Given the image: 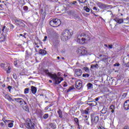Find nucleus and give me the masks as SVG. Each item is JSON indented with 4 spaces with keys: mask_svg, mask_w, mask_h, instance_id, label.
<instances>
[{
    "mask_svg": "<svg viewBox=\"0 0 129 129\" xmlns=\"http://www.w3.org/2000/svg\"><path fill=\"white\" fill-rule=\"evenodd\" d=\"M44 72L46 75H48V76L50 77V78L53 80V82H54V84H60V83H61V82H62V81L64 80L63 78L61 77H58V76H57V74H51L50 72H49L48 70H44Z\"/></svg>",
    "mask_w": 129,
    "mask_h": 129,
    "instance_id": "1",
    "label": "nucleus"
},
{
    "mask_svg": "<svg viewBox=\"0 0 129 129\" xmlns=\"http://www.w3.org/2000/svg\"><path fill=\"white\" fill-rule=\"evenodd\" d=\"M90 40V37L89 36V33H82L80 35H79L76 39L77 42L79 44H83L85 42H87Z\"/></svg>",
    "mask_w": 129,
    "mask_h": 129,
    "instance_id": "2",
    "label": "nucleus"
},
{
    "mask_svg": "<svg viewBox=\"0 0 129 129\" xmlns=\"http://www.w3.org/2000/svg\"><path fill=\"white\" fill-rule=\"evenodd\" d=\"M73 35V33L70 32L69 30L67 29L64 30L61 35V39L62 41H67L69 38Z\"/></svg>",
    "mask_w": 129,
    "mask_h": 129,
    "instance_id": "3",
    "label": "nucleus"
},
{
    "mask_svg": "<svg viewBox=\"0 0 129 129\" xmlns=\"http://www.w3.org/2000/svg\"><path fill=\"white\" fill-rule=\"evenodd\" d=\"M35 123L36 122L34 119H30V118L26 120V127L29 129H35Z\"/></svg>",
    "mask_w": 129,
    "mask_h": 129,
    "instance_id": "4",
    "label": "nucleus"
},
{
    "mask_svg": "<svg viewBox=\"0 0 129 129\" xmlns=\"http://www.w3.org/2000/svg\"><path fill=\"white\" fill-rule=\"evenodd\" d=\"M98 120H99V117L96 115L95 113H92L91 114V121L92 125L97 124Z\"/></svg>",
    "mask_w": 129,
    "mask_h": 129,
    "instance_id": "5",
    "label": "nucleus"
},
{
    "mask_svg": "<svg viewBox=\"0 0 129 129\" xmlns=\"http://www.w3.org/2000/svg\"><path fill=\"white\" fill-rule=\"evenodd\" d=\"M49 24L51 27H59L61 25V20L58 19H54L51 20Z\"/></svg>",
    "mask_w": 129,
    "mask_h": 129,
    "instance_id": "6",
    "label": "nucleus"
},
{
    "mask_svg": "<svg viewBox=\"0 0 129 129\" xmlns=\"http://www.w3.org/2000/svg\"><path fill=\"white\" fill-rule=\"evenodd\" d=\"M19 103L22 105V108L26 111H29V106L27 105V102L24 100V99H22L20 100Z\"/></svg>",
    "mask_w": 129,
    "mask_h": 129,
    "instance_id": "7",
    "label": "nucleus"
},
{
    "mask_svg": "<svg viewBox=\"0 0 129 129\" xmlns=\"http://www.w3.org/2000/svg\"><path fill=\"white\" fill-rule=\"evenodd\" d=\"M78 53L81 56H83L87 54V49L84 46H81L78 49Z\"/></svg>",
    "mask_w": 129,
    "mask_h": 129,
    "instance_id": "8",
    "label": "nucleus"
},
{
    "mask_svg": "<svg viewBox=\"0 0 129 129\" xmlns=\"http://www.w3.org/2000/svg\"><path fill=\"white\" fill-rule=\"evenodd\" d=\"M15 21L17 26H19V27H22V28H25L26 25L22 21V20L19 19H16Z\"/></svg>",
    "mask_w": 129,
    "mask_h": 129,
    "instance_id": "9",
    "label": "nucleus"
},
{
    "mask_svg": "<svg viewBox=\"0 0 129 129\" xmlns=\"http://www.w3.org/2000/svg\"><path fill=\"white\" fill-rule=\"evenodd\" d=\"M97 5L98 7H99L100 9H102V10H105V9H107V8H108V5L101 3L100 2L98 3Z\"/></svg>",
    "mask_w": 129,
    "mask_h": 129,
    "instance_id": "10",
    "label": "nucleus"
},
{
    "mask_svg": "<svg viewBox=\"0 0 129 129\" xmlns=\"http://www.w3.org/2000/svg\"><path fill=\"white\" fill-rule=\"evenodd\" d=\"M76 87L77 89H81L82 88V82L81 81H77L76 82Z\"/></svg>",
    "mask_w": 129,
    "mask_h": 129,
    "instance_id": "11",
    "label": "nucleus"
},
{
    "mask_svg": "<svg viewBox=\"0 0 129 129\" xmlns=\"http://www.w3.org/2000/svg\"><path fill=\"white\" fill-rule=\"evenodd\" d=\"M75 74L76 76H81L82 75V71L80 69H76L75 71Z\"/></svg>",
    "mask_w": 129,
    "mask_h": 129,
    "instance_id": "12",
    "label": "nucleus"
},
{
    "mask_svg": "<svg viewBox=\"0 0 129 129\" xmlns=\"http://www.w3.org/2000/svg\"><path fill=\"white\" fill-rule=\"evenodd\" d=\"M129 63V58H127L126 57H124L123 59V66H125L126 67H127V64Z\"/></svg>",
    "mask_w": 129,
    "mask_h": 129,
    "instance_id": "13",
    "label": "nucleus"
},
{
    "mask_svg": "<svg viewBox=\"0 0 129 129\" xmlns=\"http://www.w3.org/2000/svg\"><path fill=\"white\" fill-rule=\"evenodd\" d=\"M123 107L125 110H128V109H129V100H127L124 102Z\"/></svg>",
    "mask_w": 129,
    "mask_h": 129,
    "instance_id": "14",
    "label": "nucleus"
},
{
    "mask_svg": "<svg viewBox=\"0 0 129 129\" xmlns=\"http://www.w3.org/2000/svg\"><path fill=\"white\" fill-rule=\"evenodd\" d=\"M51 37L53 39H58L59 38V34L56 33L55 31H53L51 34Z\"/></svg>",
    "mask_w": 129,
    "mask_h": 129,
    "instance_id": "15",
    "label": "nucleus"
},
{
    "mask_svg": "<svg viewBox=\"0 0 129 129\" xmlns=\"http://www.w3.org/2000/svg\"><path fill=\"white\" fill-rule=\"evenodd\" d=\"M4 94V96L5 97V98H6L7 99H8L9 101H14V100L12 98V97H11V96H10V95L8 94Z\"/></svg>",
    "mask_w": 129,
    "mask_h": 129,
    "instance_id": "16",
    "label": "nucleus"
},
{
    "mask_svg": "<svg viewBox=\"0 0 129 129\" xmlns=\"http://www.w3.org/2000/svg\"><path fill=\"white\" fill-rule=\"evenodd\" d=\"M114 21L118 23V24H122L123 23V19H119L118 18H116L114 19Z\"/></svg>",
    "mask_w": 129,
    "mask_h": 129,
    "instance_id": "17",
    "label": "nucleus"
},
{
    "mask_svg": "<svg viewBox=\"0 0 129 129\" xmlns=\"http://www.w3.org/2000/svg\"><path fill=\"white\" fill-rule=\"evenodd\" d=\"M31 92L33 94H36L37 93V88L36 87H34L33 86H31Z\"/></svg>",
    "mask_w": 129,
    "mask_h": 129,
    "instance_id": "18",
    "label": "nucleus"
},
{
    "mask_svg": "<svg viewBox=\"0 0 129 129\" xmlns=\"http://www.w3.org/2000/svg\"><path fill=\"white\" fill-rule=\"evenodd\" d=\"M9 29L8 27H6V26H3V29L2 30V32L4 33H8L9 31Z\"/></svg>",
    "mask_w": 129,
    "mask_h": 129,
    "instance_id": "19",
    "label": "nucleus"
},
{
    "mask_svg": "<svg viewBox=\"0 0 129 129\" xmlns=\"http://www.w3.org/2000/svg\"><path fill=\"white\" fill-rule=\"evenodd\" d=\"M98 127H104V121L99 122L98 124Z\"/></svg>",
    "mask_w": 129,
    "mask_h": 129,
    "instance_id": "20",
    "label": "nucleus"
},
{
    "mask_svg": "<svg viewBox=\"0 0 129 129\" xmlns=\"http://www.w3.org/2000/svg\"><path fill=\"white\" fill-rule=\"evenodd\" d=\"M39 54H40V55H46V54H47V51L44 49H40L39 51Z\"/></svg>",
    "mask_w": 129,
    "mask_h": 129,
    "instance_id": "21",
    "label": "nucleus"
},
{
    "mask_svg": "<svg viewBox=\"0 0 129 129\" xmlns=\"http://www.w3.org/2000/svg\"><path fill=\"white\" fill-rule=\"evenodd\" d=\"M99 68V66H98V63H96V64H92L91 66V69H94V68H96L97 69Z\"/></svg>",
    "mask_w": 129,
    "mask_h": 129,
    "instance_id": "22",
    "label": "nucleus"
},
{
    "mask_svg": "<svg viewBox=\"0 0 129 129\" xmlns=\"http://www.w3.org/2000/svg\"><path fill=\"white\" fill-rule=\"evenodd\" d=\"M11 67L9 66L8 67V68H5V70H6V71H7V73H8V74H10V73H11Z\"/></svg>",
    "mask_w": 129,
    "mask_h": 129,
    "instance_id": "23",
    "label": "nucleus"
},
{
    "mask_svg": "<svg viewBox=\"0 0 129 129\" xmlns=\"http://www.w3.org/2000/svg\"><path fill=\"white\" fill-rule=\"evenodd\" d=\"M101 113H102V114H105V113L107 112V108L105 107L103 108V109L101 111Z\"/></svg>",
    "mask_w": 129,
    "mask_h": 129,
    "instance_id": "24",
    "label": "nucleus"
},
{
    "mask_svg": "<svg viewBox=\"0 0 129 129\" xmlns=\"http://www.w3.org/2000/svg\"><path fill=\"white\" fill-rule=\"evenodd\" d=\"M57 113L59 115V117H60V118H62V117H63V115L62 114V111H61V110H58V111H57Z\"/></svg>",
    "mask_w": 129,
    "mask_h": 129,
    "instance_id": "25",
    "label": "nucleus"
},
{
    "mask_svg": "<svg viewBox=\"0 0 129 129\" xmlns=\"http://www.w3.org/2000/svg\"><path fill=\"white\" fill-rule=\"evenodd\" d=\"M6 4H0V9L1 10H5V8H6Z\"/></svg>",
    "mask_w": 129,
    "mask_h": 129,
    "instance_id": "26",
    "label": "nucleus"
},
{
    "mask_svg": "<svg viewBox=\"0 0 129 129\" xmlns=\"http://www.w3.org/2000/svg\"><path fill=\"white\" fill-rule=\"evenodd\" d=\"M83 69H84V70L85 71H86V72L87 73H90V71L89 70V69L88 68H87V67H84V68H83Z\"/></svg>",
    "mask_w": 129,
    "mask_h": 129,
    "instance_id": "27",
    "label": "nucleus"
},
{
    "mask_svg": "<svg viewBox=\"0 0 129 129\" xmlns=\"http://www.w3.org/2000/svg\"><path fill=\"white\" fill-rule=\"evenodd\" d=\"M110 109H112V110L111 111V112H112V113H113L114 112V105H111L110 106Z\"/></svg>",
    "mask_w": 129,
    "mask_h": 129,
    "instance_id": "28",
    "label": "nucleus"
},
{
    "mask_svg": "<svg viewBox=\"0 0 129 129\" xmlns=\"http://www.w3.org/2000/svg\"><path fill=\"white\" fill-rule=\"evenodd\" d=\"M49 126H50V127H51V128H53V129L56 128V125L52 123H51L49 124Z\"/></svg>",
    "mask_w": 129,
    "mask_h": 129,
    "instance_id": "29",
    "label": "nucleus"
},
{
    "mask_svg": "<svg viewBox=\"0 0 129 129\" xmlns=\"http://www.w3.org/2000/svg\"><path fill=\"white\" fill-rule=\"evenodd\" d=\"M89 109L87 108L85 110L83 111L84 114H89V112H88Z\"/></svg>",
    "mask_w": 129,
    "mask_h": 129,
    "instance_id": "30",
    "label": "nucleus"
},
{
    "mask_svg": "<svg viewBox=\"0 0 129 129\" xmlns=\"http://www.w3.org/2000/svg\"><path fill=\"white\" fill-rule=\"evenodd\" d=\"M76 124H79V120L78 119V118H75L74 119Z\"/></svg>",
    "mask_w": 129,
    "mask_h": 129,
    "instance_id": "31",
    "label": "nucleus"
},
{
    "mask_svg": "<svg viewBox=\"0 0 129 129\" xmlns=\"http://www.w3.org/2000/svg\"><path fill=\"white\" fill-rule=\"evenodd\" d=\"M84 10L86 11V12H87V13H89L90 12V9H89V8H88L87 7H85Z\"/></svg>",
    "mask_w": 129,
    "mask_h": 129,
    "instance_id": "32",
    "label": "nucleus"
},
{
    "mask_svg": "<svg viewBox=\"0 0 129 129\" xmlns=\"http://www.w3.org/2000/svg\"><path fill=\"white\" fill-rule=\"evenodd\" d=\"M49 117V114H45L43 115V118L44 119H47Z\"/></svg>",
    "mask_w": 129,
    "mask_h": 129,
    "instance_id": "33",
    "label": "nucleus"
},
{
    "mask_svg": "<svg viewBox=\"0 0 129 129\" xmlns=\"http://www.w3.org/2000/svg\"><path fill=\"white\" fill-rule=\"evenodd\" d=\"M107 59V56L106 55H103V58H102V61L104 62H105V60Z\"/></svg>",
    "mask_w": 129,
    "mask_h": 129,
    "instance_id": "34",
    "label": "nucleus"
},
{
    "mask_svg": "<svg viewBox=\"0 0 129 129\" xmlns=\"http://www.w3.org/2000/svg\"><path fill=\"white\" fill-rule=\"evenodd\" d=\"M25 94H27V93H29V88H26L24 90Z\"/></svg>",
    "mask_w": 129,
    "mask_h": 129,
    "instance_id": "35",
    "label": "nucleus"
},
{
    "mask_svg": "<svg viewBox=\"0 0 129 129\" xmlns=\"http://www.w3.org/2000/svg\"><path fill=\"white\" fill-rule=\"evenodd\" d=\"M13 77L14 79H15V80L18 79V76H17V74H13Z\"/></svg>",
    "mask_w": 129,
    "mask_h": 129,
    "instance_id": "36",
    "label": "nucleus"
},
{
    "mask_svg": "<svg viewBox=\"0 0 129 129\" xmlns=\"http://www.w3.org/2000/svg\"><path fill=\"white\" fill-rule=\"evenodd\" d=\"M8 126H9V127H13V126H14V123H9V124H8Z\"/></svg>",
    "mask_w": 129,
    "mask_h": 129,
    "instance_id": "37",
    "label": "nucleus"
},
{
    "mask_svg": "<svg viewBox=\"0 0 129 129\" xmlns=\"http://www.w3.org/2000/svg\"><path fill=\"white\" fill-rule=\"evenodd\" d=\"M15 28V26H14V25L13 24H10V30H11L12 31H13V30H14V28Z\"/></svg>",
    "mask_w": 129,
    "mask_h": 129,
    "instance_id": "38",
    "label": "nucleus"
},
{
    "mask_svg": "<svg viewBox=\"0 0 129 129\" xmlns=\"http://www.w3.org/2000/svg\"><path fill=\"white\" fill-rule=\"evenodd\" d=\"M15 61H14V65L15 66H17L18 65V59L15 58Z\"/></svg>",
    "mask_w": 129,
    "mask_h": 129,
    "instance_id": "39",
    "label": "nucleus"
},
{
    "mask_svg": "<svg viewBox=\"0 0 129 129\" xmlns=\"http://www.w3.org/2000/svg\"><path fill=\"white\" fill-rule=\"evenodd\" d=\"M23 10H24V11H25V12H27V11H28V10H29V8L27 6H24L23 7Z\"/></svg>",
    "mask_w": 129,
    "mask_h": 129,
    "instance_id": "40",
    "label": "nucleus"
},
{
    "mask_svg": "<svg viewBox=\"0 0 129 129\" xmlns=\"http://www.w3.org/2000/svg\"><path fill=\"white\" fill-rule=\"evenodd\" d=\"M89 76V74H83V77H88Z\"/></svg>",
    "mask_w": 129,
    "mask_h": 129,
    "instance_id": "41",
    "label": "nucleus"
},
{
    "mask_svg": "<svg viewBox=\"0 0 129 129\" xmlns=\"http://www.w3.org/2000/svg\"><path fill=\"white\" fill-rule=\"evenodd\" d=\"M92 104H93V106H95V105L97 104V102H96L95 101H93Z\"/></svg>",
    "mask_w": 129,
    "mask_h": 129,
    "instance_id": "42",
    "label": "nucleus"
},
{
    "mask_svg": "<svg viewBox=\"0 0 129 129\" xmlns=\"http://www.w3.org/2000/svg\"><path fill=\"white\" fill-rule=\"evenodd\" d=\"M85 122L87 123V124L89 125V121H88V119L86 118V119H85Z\"/></svg>",
    "mask_w": 129,
    "mask_h": 129,
    "instance_id": "43",
    "label": "nucleus"
},
{
    "mask_svg": "<svg viewBox=\"0 0 129 129\" xmlns=\"http://www.w3.org/2000/svg\"><path fill=\"white\" fill-rule=\"evenodd\" d=\"M83 117H85V118H87V119H88L89 117V115H83Z\"/></svg>",
    "mask_w": 129,
    "mask_h": 129,
    "instance_id": "44",
    "label": "nucleus"
},
{
    "mask_svg": "<svg viewBox=\"0 0 129 129\" xmlns=\"http://www.w3.org/2000/svg\"><path fill=\"white\" fill-rule=\"evenodd\" d=\"M45 17H46V13H43L42 20H45Z\"/></svg>",
    "mask_w": 129,
    "mask_h": 129,
    "instance_id": "45",
    "label": "nucleus"
},
{
    "mask_svg": "<svg viewBox=\"0 0 129 129\" xmlns=\"http://www.w3.org/2000/svg\"><path fill=\"white\" fill-rule=\"evenodd\" d=\"M77 125H78V129H81L82 128V125H80V124H77Z\"/></svg>",
    "mask_w": 129,
    "mask_h": 129,
    "instance_id": "46",
    "label": "nucleus"
},
{
    "mask_svg": "<svg viewBox=\"0 0 129 129\" xmlns=\"http://www.w3.org/2000/svg\"><path fill=\"white\" fill-rule=\"evenodd\" d=\"M15 101H17V102H20V100L21 99V98H15L14 99Z\"/></svg>",
    "mask_w": 129,
    "mask_h": 129,
    "instance_id": "47",
    "label": "nucleus"
},
{
    "mask_svg": "<svg viewBox=\"0 0 129 129\" xmlns=\"http://www.w3.org/2000/svg\"><path fill=\"white\" fill-rule=\"evenodd\" d=\"M80 3L81 4H84L85 2H86V0H79Z\"/></svg>",
    "mask_w": 129,
    "mask_h": 129,
    "instance_id": "48",
    "label": "nucleus"
},
{
    "mask_svg": "<svg viewBox=\"0 0 129 129\" xmlns=\"http://www.w3.org/2000/svg\"><path fill=\"white\" fill-rule=\"evenodd\" d=\"M12 88V87L11 86H9L8 87V89L9 90V92H11V90Z\"/></svg>",
    "mask_w": 129,
    "mask_h": 129,
    "instance_id": "49",
    "label": "nucleus"
},
{
    "mask_svg": "<svg viewBox=\"0 0 129 129\" xmlns=\"http://www.w3.org/2000/svg\"><path fill=\"white\" fill-rule=\"evenodd\" d=\"M47 39H48V37L47 36H45L44 39L43 40V42H45V41H47Z\"/></svg>",
    "mask_w": 129,
    "mask_h": 129,
    "instance_id": "50",
    "label": "nucleus"
},
{
    "mask_svg": "<svg viewBox=\"0 0 129 129\" xmlns=\"http://www.w3.org/2000/svg\"><path fill=\"white\" fill-rule=\"evenodd\" d=\"M73 89V88H72V87H70L68 90V92H69V91H71V90H72Z\"/></svg>",
    "mask_w": 129,
    "mask_h": 129,
    "instance_id": "51",
    "label": "nucleus"
},
{
    "mask_svg": "<svg viewBox=\"0 0 129 129\" xmlns=\"http://www.w3.org/2000/svg\"><path fill=\"white\" fill-rule=\"evenodd\" d=\"M113 45L112 44L108 45V48H109L110 49H112Z\"/></svg>",
    "mask_w": 129,
    "mask_h": 129,
    "instance_id": "52",
    "label": "nucleus"
},
{
    "mask_svg": "<svg viewBox=\"0 0 129 129\" xmlns=\"http://www.w3.org/2000/svg\"><path fill=\"white\" fill-rule=\"evenodd\" d=\"M88 86L89 88H90V87H91V86H92V84L91 83H88Z\"/></svg>",
    "mask_w": 129,
    "mask_h": 129,
    "instance_id": "53",
    "label": "nucleus"
},
{
    "mask_svg": "<svg viewBox=\"0 0 129 129\" xmlns=\"http://www.w3.org/2000/svg\"><path fill=\"white\" fill-rule=\"evenodd\" d=\"M100 98V97H97V98H95L94 99V100H95V101H98V100H99Z\"/></svg>",
    "mask_w": 129,
    "mask_h": 129,
    "instance_id": "54",
    "label": "nucleus"
},
{
    "mask_svg": "<svg viewBox=\"0 0 129 129\" xmlns=\"http://www.w3.org/2000/svg\"><path fill=\"white\" fill-rule=\"evenodd\" d=\"M0 125L1 126H4V125H5V124L4 123V122H0Z\"/></svg>",
    "mask_w": 129,
    "mask_h": 129,
    "instance_id": "55",
    "label": "nucleus"
},
{
    "mask_svg": "<svg viewBox=\"0 0 129 129\" xmlns=\"http://www.w3.org/2000/svg\"><path fill=\"white\" fill-rule=\"evenodd\" d=\"M44 109L45 110H48L49 109V106H46Z\"/></svg>",
    "mask_w": 129,
    "mask_h": 129,
    "instance_id": "56",
    "label": "nucleus"
},
{
    "mask_svg": "<svg viewBox=\"0 0 129 129\" xmlns=\"http://www.w3.org/2000/svg\"><path fill=\"white\" fill-rule=\"evenodd\" d=\"M19 36H21V37H24V38H25V39H26V36H25V35H23V34H20V35H19Z\"/></svg>",
    "mask_w": 129,
    "mask_h": 129,
    "instance_id": "57",
    "label": "nucleus"
},
{
    "mask_svg": "<svg viewBox=\"0 0 129 129\" xmlns=\"http://www.w3.org/2000/svg\"><path fill=\"white\" fill-rule=\"evenodd\" d=\"M122 97H125L126 96V93H124L122 95Z\"/></svg>",
    "mask_w": 129,
    "mask_h": 129,
    "instance_id": "58",
    "label": "nucleus"
},
{
    "mask_svg": "<svg viewBox=\"0 0 129 129\" xmlns=\"http://www.w3.org/2000/svg\"><path fill=\"white\" fill-rule=\"evenodd\" d=\"M72 4H73V5H76V4H77V2L73 1Z\"/></svg>",
    "mask_w": 129,
    "mask_h": 129,
    "instance_id": "59",
    "label": "nucleus"
},
{
    "mask_svg": "<svg viewBox=\"0 0 129 129\" xmlns=\"http://www.w3.org/2000/svg\"><path fill=\"white\" fill-rule=\"evenodd\" d=\"M119 63H115L114 64V66H119Z\"/></svg>",
    "mask_w": 129,
    "mask_h": 129,
    "instance_id": "60",
    "label": "nucleus"
},
{
    "mask_svg": "<svg viewBox=\"0 0 129 129\" xmlns=\"http://www.w3.org/2000/svg\"><path fill=\"white\" fill-rule=\"evenodd\" d=\"M93 10H94V11H97V8L96 7H94L93 8Z\"/></svg>",
    "mask_w": 129,
    "mask_h": 129,
    "instance_id": "61",
    "label": "nucleus"
},
{
    "mask_svg": "<svg viewBox=\"0 0 129 129\" xmlns=\"http://www.w3.org/2000/svg\"><path fill=\"white\" fill-rule=\"evenodd\" d=\"M68 85H67V84L66 83L63 85V87H67Z\"/></svg>",
    "mask_w": 129,
    "mask_h": 129,
    "instance_id": "62",
    "label": "nucleus"
},
{
    "mask_svg": "<svg viewBox=\"0 0 129 129\" xmlns=\"http://www.w3.org/2000/svg\"><path fill=\"white\" fill-rule=\"evenodd\" d=\"M89 105H90V106H93V105L92 104V103H88Z\"/></svg>",
    "mask_w": 129,
    "mask_h": 129,
    "instance_id": "63",
    "label": "nucleus"
},
{
    "mask_svg": "<svg viewBox=\"0 0 129 129\" xmlns=\"http://www.w3.org/2000/svg\"><path fill=\"white\" fill-rule=\"evenodd\" d=\"M105 47H106V48H108V45L107 44H104Z\"/></svg>",
    "mask_w": 129,
    "mask_h": 129,
    "instance_id": "64",
    "label": "nucleus"
}]
</instances>
